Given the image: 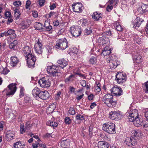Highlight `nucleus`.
Returning a JSON list of instances; mask_svg holds the SVG:
<instances>
[{
    "label": "nucleus",
    "instance_id": "1",
    "mask_svg": "<svg viewBox=\"0 0 148 148\" xmlns=\"http://www.w3.org/2000/svg\"><path fill=\"white\" fill-rule=\"evenodd\" d=\"M113 96L110 94L105 95L103 98V101L108 107H114L116 104V101L113 100Z\"/></svg>",
    "mask_w": 148,
    "mask_h": 148
},
{
    "label": "nucleus",
    "instance_id": "2",
    "mask_svg": "<svg viewBox=\"0 0 148 148\" xmlns=\"http://www.w3.org/2000/svg\"><path fill=\"white\" fill-rule=\"evenodd\" d=\"M115 124L110 122L103 124V130L110 134H114L115 133Z\"/></svg>",
    "mask_w": 148,
    "mask_h": 148
},
{
    "label": "nucleus",
    "instance_id": "3",
    "mask_svg": "<svg viewBox=\"0 0 148 148\" xmlns=\"http://www.w3.org/2000/svg\"><path fill=\"white\" fill-rule=\"evenodd\" d=\"M68 42L65 38H60L56 41L55 48L57 49L64 50L68 47Z\"/></svg>",
    "mask_w": 148,
    "mask_h": 148
},
{
    "label": "nucleus",
    "instance_id": "4",
    "mask_svg": "<svg viewBox=\"0 0 148 148\" xmlns=\"http://www.w3.org/2000/svg\"><path fill=\"white\" fill-rule=\"evenodd\" d=\"M43 48V45L41 40L38 39L35 42L34 49L36 53L38 54H41Z\"/></svg>",
    "mask_w": 148,
    "mask_h": 148
},
{
    "label": "nucleus",
    "instance_id": "5",
    "mask_svg": "<svg viewBox=\"0 0 148 148\" xmlns=\"http://www.w3.org/2000/svg\"><path fill=\"white\" fill-rule=\"evenodd\" d=\"M81 29L80 26H73L70 27V32L73 36L76 37L81 35Z\"/></svg>",
    "mask_w": 148,
    "mask_h": 148
},
{
    "label": "nucleus",
    "instance_id": "6",
    "mask_svg": "<svg viewBox=\"0 0 148 148\" xmlns=\"http://www.w3.org/2000/svg\"><path fill=\"white\" fill-rule=\"evenodd\" d=\"M51 78L47 79L45 77L40 79L38 81V83L40 86L42 88H47L50 86Z\"/></svg>",
    "mask_w": 148,
    "mask_h": 148
},
{
    "label": "nucleus",
    "instance_id": "7",
    "mask_svg": "<svg viewBox=\"0 0 148 148\" xmlns=\"http://www.w3.org/2000/svg\"><path fill=\"white\" fill-rule=\"evenodd\" d=\"M58 67L55 65L48 66L47 68V71L48 73L53 76H57L58 73Z\"/></svg>",
    "mask_w": 148,
    "mask_h": 148
},
{
    "label": "nucleus",
    "instance_id": "8",
    "mask_svg": "<svg viewBox=\"0 0 148 148\" xmlns=\"http://www.w3.org/2000/svg\"><path fill=\"white\" fill-rule=\"evenodd\" d=\"M8 89L7 90L6 93L7 96L12 95L15 93L16 90V87L15 83H11L8 86Z\"/></svg>",
    "mask_w": 148,
    "mask_h": 148
},
{
    "label": "nucleus",
    "instance_id": "9",
    "mask_svg": "<svg viewBox=\"0 0 148 148\" xmlns=\"http://www.w3.org/2000/svg\"><path fill=\"white\" fill-rule=\"evenodd\" d=\"M120 112L119 111H112L109 114V117L112 120H118L119 119Z\"/></svg>",
    "mask_w": 148,
    "mask_h": 148
},
{
    "label": "nucleus",
    "instance_id": "10",
    "mask_svg": "<svg viewBox=\"0 0 148 148\" xmlns=\"http://www.w3.org/2000/svg\"><path fill=\"white\" fill-rule=\"evenodd\" d=\"M144 21V20L142 18H140L139 17H137L132 21V25H133V27L136 29H138V27L140 26L141 23Z\"/></svg>",
    "mask_w": 148,
    "mask_h": 148
},
{
    "label": "nucleus",
    "instance_id": "11",
    "mask_svg": "<svg viewBox=\"0 0 148 148\" xmlns=\"http://www.w3.org/2000/svg\"><path fill=\"white\" fill-rule=\"evenodd\" d=\"M138 111L136 110H132L129 115L128 116V120L130 122L133 121L136 117H138Z\"/></svg>",
    "mask_w": 148,
    "mask_h": 148
},
{
    "label": "nucleus",
    "instance_id": "12",
    "mask_svg": "<svg viewBox=\"0 0 148 148\" xmlns=\"http://www.w3.org/2000/svg\"><path fill=\"white\" fill-rule=\"evenodd\" d=\"M32 48L29 46H25L22 49V53L25 57L32 53Z\"/></svg>",
    "mask_w": 148,
    "mask_h": 148
},
{
    "label": "nucleus",
    "instance_id": "13",
    "mask_svg": "<svg viewBox=\"0 0 148 148\" xmlns=\"http://www.w3.org/2000/svg\"><path fill=\"white\" fill-rule=\"evenodd\" d=\"M111 92L115 95L120 96L123 94L122 89L120 87H113L111 89Z\"/></svg>",
    "mask_w": 148,
    "mask_h": 148
},
{
    "label": "nucleus",
    "instance_id": "14",
    "mask_svg": "<svg viewBox=\"0 0 148 148\" xmlns=\"http://www.w3.org/2000/svg\"><path fill=\"white\" fill-rule=\"evenodd\" d=\"M72 7L74 12L78 13L82 12V4L80 3H76L74 5H72Z\"/></svg>",
    "mask_w": 148,
    "mask_h": 148
},
{
    "label": "nucleus",
    "instance_id": "15",
    "mask_svg": "<svg viewBox=\"0 0 148 148\" xmlns=\"http://www.w3.org/2000/svg\"><path fill=\"white\" fill-rule=\"evenodd\" d=\"M50 96L49 93L47 91H41L38 97V99L40 98L43 100H46L48 99Z\"/></svg>",
    "mask_w": 148,
    "mask_h": 148
},
{
    "label": "nucleus",
    "instance_id": "16",
    "mask_svg": "<svg viewBox=\"0 0 148 148\" xmlns=\"http://www.w3.org/2000/svg\"><path fill=\"white\" fill-rule=\"evenodd\" d=\"M41 91L40 88L37 87H35L33 90L32 91V95L36 99L38 100V97Z\"/></svg>",
    "mask_w": 148,
    "mask_h": 148
},
{
    "label": "nucleus",
    "instance_id": "17",
    "mask_svg": "<svg viewBox=\"0 0 148 148\" xmlns=\"http://www.w3.org/2000/svg\"><path fill=\"white\" fill-rule=\"evenodd\" d=\"M19 62V60L16 57L12 56L11 57L10 64L12 67L16 66Z\"/></svg>",
    "mask_w": 148,
    "mask_h": 148
},
{
    "label": "nucleus",
    "instance_id": "18",
    "mask_svg": "<svg viewBox=\"0 0 148 148\" xmlns=\"http://www.w3.org/2000/svg\"><path fill=\"white\" fill-rule=\"evenodd\" d=\"M110 144L106 141H99L98 143V148H108Z\"/></svg>",
    "mask_w": 148,
    "mask_h": 148
},
{
    "label": "nucleus",
    "instance_id": "19",
    "mask_svg": "<svg viewBox=\"0 0 148 148\" xmlns=\"http://www.w3.org/2000/svg\"><path fill=\"white\" fill-rule=\"evenodd\" d=\"M132 122H133L134 125L137 127H140L143 124L142 119H139L138 117H136V118Z\"/></svg>",
    "mask_w": 148,
    "mask_h": 148
},
{
    "label": "nucleus",
    "instance_id": "20",
    "mask_svg": "<svg viewBox=\"0 0 148 148\" xmlns=\"http://www.w3.org/2000/svg\"><path fill=\"white\" fill-rule=\"evenodd\" d=\"M70 141L69 139L63 140L61 142V145L64 148L68 147L70 145L69 143Z\"/></svg>",
    "mask_w": 148,
    "mask_h": 148
},
{
    "label": "nucleus",
    "instance_id": "21",
    "mask_svg": "<svg viewBox=\"0 0 148 148\" xmlns=\"http://www.w3.org/2000/svg\"><path fill=\"white\" fill-rule=\"evenodd\" d=\"M57 63L60 65V67L63 69L68 64L67 62L64 59H62L57 61Z\"/></svg>",
    "mask_w": 148,
    "mask_h": 148
},
{
    "label": "nucleus",
    "instance_id": "22",
    "mask_svg": "<svg viewBox=\"0 0 148 148\" xmlns=\"http://www.w3.org/2000/svg\"><path fill=\"white\" fill-rule=\"evenodd\" d=\"M143 135V134L140 130H134L132 131V136L135 137H140Z\"/></svg>",
    "mask_w": 148,
    "mask_h": 148
},
{
    "label": "nucleus",
    "instance_id": "23",
    "mask_svg": "<svg viewBox=\"0 0 148 148\" xmlns=\"http://www.w3.org/2000/svg\"><path fill=\"white\" fill-rule=\"evenodd\" d=\"M98 41L99 42H101L102 44H106L110 42L109 38L104 36L100 37Z\"/></svg>",
    "mask_w": 148,
    "mask_h": 148
},
{
    "label": "nucleus",
    "instance_id": "24",
    "mask_svg": "<svg viewBox=\"0 0 148 148\" xmlns=\"http://www.w3.org/2000/svg\"><path fill=\"white\" fill-rule=\"evenodd\" d=\"M111 53V50L110 48L108 47H106L104 48L103 50L102 54L104 56H106Z\"/></svg>",
    "mask_w": 148,
    "mask_h": 148
},
{
    "label": "nucleus",
    "instance_id": "25",
    "mask_svg": "<svg viewBox=\"0 0 148 148\" xmlns=\"http://www.w3.org/2000/svg\"><path fill=\"white\" fill-rule=\"evenodd\" d=\"M102 14L101 13H98L96 12L93 13L92 15V18L95 21H98L100 18H101Z\"/></svg>",
    "mask_w": 148,
    "mask_h": 148
},
{
    "label": "nucleus",
    "instance_id": "26",
    "mask_svg": "<svg viewBox=\"0 0 148 148\" xmlns=\"http://www.w3.org/2000/svg\"><path fill=\"white\" fill-rule=\"evenodd\" d=\"M6 32L7 36L10 35L11 37L12 38H14L16 37V35L15 33V32L14 30L10 29L7 31H6Z\"/></svg>",
    "mask_w": 148,
    "mask_h": 148
},
{
    "label": "nucleus",
    "instance_id": "27",
    "mask_svg": "<svg viewBox=\"0 0 148 148\" xmlns=\"http://www.w3.org/2000/svg\"><path fill=\"white\" fill-rule=\"evenodd\" d=\"M36 60V58H34L33 60H27V63L29 67L32 68L34 67L35 62Z\"/></svg>",
    "mask_w": 148,
    "mask_h": 148
},
{
    "label": "nucleus",
    "instance_id": "28",
    "mask_svg": "<svg viewBox=\"0 0 148 148\" xmlns=\"http://www.w3.org/2000/svg\"><path fill=\"white\" fill-rule=\"evenodd\" d=\"M44 26L47 31H49L52 29V26L50 25L49 21L48 20L45 21Z\"/></svg>",
    "mask_w": 148,
    "mask_h": 148
},
{
    "label": "nucleus",
    "instance_id": "29",
    "mask_svg": "<svg viewBox=\"0 0 148 148\" xmlns=\"http://www.w3.org/2000/svg\"><path fill=\"white\" fill-rule=\"evenodd\" d=\"M34 27L36 29L39 30L42 29V24L39 22H35L34 24Z\"/></svg>",
    "mask_w": 148,
    "mask_h": 148
},
{
    "label": "nucleus",
    "instance_id": "30",
    "mask_svg": "<svg viewBox=\"0 0 148 148\" xmlns=\"http://www.w3.org/2000/svg\"><path fill=\"white\" fill-rule=\"evenodd\" d=\"M14 136V132L11 131H8L5 136L6 137L10 139H11V138H13Z\"/></svg>",
    "mask_w": 148,
    "mask_h": 148
},
{
    "label": "nucleus",
    "instance_id": "31",
    "mask_svg": "<svg viewBox=\"0 0 148 148\" xmlns=\"http://www.w3.org/2000/svg\"><path fill=\"white\" fill-rule=\"evenodd\" d=\"M95 127H94L92 125H91L90 126L89 129V135L90 137H91L92 136V134L95 131Z\"/></svg>",
    "mask_w": 148,
    "mask_h": 148
},
{
    "label": "nucleus",
    "instance_id": "32",
    "mask_svg": "<svg viewBox=\"0 0 148 148\" xmlns=\"http://www.w3.org/2000/svg\"><path fill=\"white\" fill-rule=\"evenodd\" d=\"M140 9L142 10L143 12H145L148 11V6L146 5L143 4L141 5Z\"/></svg>",
    "mask_w": 148,
    "mask_h": 148
},
{
    "label": "nucleus",
    "instance_id": "33",
    "mask_svg": "<svg viewBox=\"0 0 148 148\" xmlns=\"http://www.w3.org/2000/svg\"><path fill=\"white\" fill-rule=\"evenodd\" d=\"M134 59L136 62L137 63H140L142 61V57L139 55L135 56Z\"/></svg>",
    "mask_w": 148,
    "mask_h": 148
},
{
    "label": "nucleus",
    "instance_id": "34",
    "mask_svg": "<svg viewBox=\"0 0 148 148\" xmlns=\"http://www.w3.org/2000/svg\"><path fill=\"white\" fill-rule=\"evenodd\" d=\"M87 21L86 19H82L78 21V23L82 26H86Z\"/></svg>",
    "mask_w": 148,
    "mask_h": 148
},
{
    "label": "nucleus",
    "instance_id": "35",
    "mask_svg": "<svg viewBox=\"0 0 148 148\" xmlns=\"http://www.w3.org/2000/svg\"><path fill=\"white\" fill-rule=\"evenodd\" d=\"M14 147L15 148H23V145H22L20 141H18L14 143Z\"/></svg>",
    "mask_w": 148,
    "mask_h": 148
},
{
    "label": "nucleus",
    "instance_id": "36",
    "mask_svg": "<svg viewBox=\"0 0 148 148\" xmlns=\"http://www.w3.org/2000/svg\"><path fill=\"white\" fill-rule=\"evenodd\" d=\"M75 118L78 121H82L85 119L84 116L79 114H78L76 115Z\"/></svg>",
    "mask_w": 148,
    "mask_h": 148
},
{
    "label": "nucleus",
    "instance_id": "37",
    "mask_svg": "<svg viewBox=\"0 0 148 148\" xmlns=\"http://www.w3.org/2000/svg\"><path fill=\"white\" fill-rule=\"evenodd\" d=\"M97 62V59L94 57H92L89 60V63L91 64H95Z\"/></svg>",
    "mask_w": 148,
    "mask_h": 148
},
{
    "label": "nucleus",
    "instance_id": "38",
    "mask_svg": "<svg viewBox=\"0 0 148 148\" xmlns=\"http://www.w3.org/2000/svg\"><path fill=\"white\" fill-rule=\"evenodd\" d=\"M117 81V82L119 84H121L125 82L126 81V78H121L119 77H116V79Z\"/></svg>",
    "mask_w": 148,
    "mask_h": 148
},
{
    "label": "nucleus",
    "instance_id": "39",
    "mask_svg": "<svg viewBox=\"0 0 148 148\" xmlns=\"http://www.w3.org/2000/svg\"><path fill=\"white\" fill-rule=\"evenodd\" d=\"M26 58H27V60H33L34 58H36V57L33 53L26 56Z\"/></svg>",
    "mask_w": 148,
    "mask_h": 148
},
{
    "label": "nucleus",
    "instance_id": "40",
    "mask_svg": "<svg viewBox=\"0 0 148 148\" xmlns=\"http://www.w3.org/2000/svg\"><path fill=\"white\" fill-rule=\"evenodd\" d=\"M14 16L17 18H19L20 17L21 13L19 10L17 8H16L14 10Z\"/></svg>",
    "mask_w": 148,
    "mask_h": 148
},
{
    "label": "nucleus",
    "instance_id": "41",
    "mask_svg": "<svg viewBox=\"0 0 148 148\" xmlns=\"http://www.w3.org/2000/svg\"><path fill=\"white\" fill-rule=\"evenodd\" d=\"M143 85V90L145 92L148 93V81L145 82Z\"/></svg>",
    "mask_w": 148,
    "mask_h": 148
},
{
    "label": "nucleus",
    "instance_id": "42",
    "mask_svg": "<svg viewBox=\"0 0 148 148\" xmlns=\"http://www.w3.org/2000/svg\"><path fill=\"white\" fill-rule=\"evenodd\" d=\"M75 77V75L72 74L70 75L69 77L66 78L65 80L66 82H68L69 81H72L73 78Z\"/></svg>",
    "mask_w": 148,
    "mask_h": 148
},
{
    "label": "nucleus",
    "instance_id": "43",
    "mask_svg": "<svg viewBox=\"0 0 148 148\" xmlns=\"http://www.w3.org/2000/svg\"><path fill=\"white\" fill-rule=\"evenodd\" d=\"M47 124L49 125L53 128L57 127L58 125L57 123L56 122L53 121L48 122L47 123Z\"/></svg>",
    "mask_w": 148,
    "mask_h": 148
},
{
    "label": "nucleus",
    "instance_id": "44",
    "mask_svg": "<svg viewBox=\"0 0 148 148\" xmlns=\"http://www.w3.org/2000/svg\"><path fill=\"white\" fill-rule=\"evenodd\" d=\"M92 29L91 27H87L86 28L84 31V34L88 35L89 34L92 32Z\"/></svg>",
    "mask_w": 148,
    "mask_h": 148
},
{
    "label": "nucleus",
    "instance_id": "45",
    "mask_svg": "<svg viewBox=\"0 0 148 148\" xmlns=\"http://www.w3.org/2000/svg\"><path fill=\"white\" fill-rule=\"evenodd\" d=\"M120 77L121 78H126V80L127 79V77L126 74L125 73H119L118 74L116 75V77Z\"/></svg>",
    "mask_w": 148,
    "mask_h": 148
},
{
    "label": "nucleus",
    "instance_id": "46",
    "mask_svg": "<svg viewBox=\"0 0 148 148\" xmlns=\"http://www.w3.org/2000/svg\"><path fill=\"white\" fill-rule=\"evenodd\" d=\"M53 106L52 105H50L47 109L46 111L48 114H50L51 113H52L54 110V109H52V107Z\"/></svg>",
    "mask_w": 148,
    "mask_h": 148
},
{
    "label": "nucleus",
    "instance_id": "47",
    "mask_svg": "<svg viewBox=\"0 0 148 148\" xmlns=\"http://www.w3.org/2000/svg\"><path fill=\"white\" fill-rule=\"evenodd\" d=\"M132 138L130 137H127L126 138L125 140V143L127 144L128 145L130 146V143L131 142H132Z\"/></svg>",
    "mask_w": 148,
    "mask_h": 148
},
{
    "label": "nucleus",
    "instance_id": "48",
    "mask_svg": "<svg viewBox=\"0 0 148 148\" xmlns=\"http://www.w3.org/2000/svg\"><path fill=\"white\" fill-rule=\"evenodd\" d=\"M62 92L61 91H59L58 92L55 96L56 100H59L61 98L60 95H61Z\"/></svg>",
    "mask_w": 148,
    "mask_h": 148
},
{
    "label": "nucleus",
    "instance_id": "49",
    "mask_svg": "<svg viewBox=\"0 0 148 148\" xmlns=\"http://www.w3.org/2000/svg\"><path fill=\"white\" fill-rule=\"evenodd\" d=\"M10 71L6 68H3L1 73L4 75H6Z\"/></svg>",
    "mask_w": 148,
    "mask_h": 148
},
{
    "label": "nucleus",
    "instance_id": "50",
    "mask_svg": "<svg viewBox=\"0 0 148 148\" xmlns=\"http://www.w3.org/2000/svg\"><path fill=\"white\" fill-rule=\"evenodd\" d=\"M64 121L66 124L68 125L70 124L71 122V120L70 118L68 116L65 118Z\"/></svg>",
    "mask_w": 148,
    "mask_h": 148
},
{
    "label": "nucleus",
    "instance_id": "51",
    "mask_svg": "<svg viewBox=\"0 0 148 148\" xmlns=\"http://www.w3.org/2000/svg\"><path fill=\"white\" fill-rule=\"evenodd\" d=\"M13 4L16 7H18L21 5V2L20 1H15L13 3Z\"/></svg>",
    "mask_w": 148,
    "mask_h": 148
},
{
    "label": "nucleus",
    "instance_id": "52",
    "mask_svg": "<svg viewBox=\"0 0 148 148\" xmlns=\"http://www.w3.org/2000/svg\"><path fill=\"white\" fill-rule=\"evenodd\" d=\"M69 113L72 115H74L75 114V111L73 108H70L69 110Z\"/></svg>",
    "mask_w": 148,
    "mask_h": 148
},
{
    "label": "nucleus",
    "instance_id": "53",
    "mask_svg": "<svg viewBox=\"0 0 148 148\" xmlns=\"http://www.w3.org/2000/svg\"><path fill=\"white\" fill-rule=\"evenodd\" d=\"M132 142H131L130 145H135L137 144V141H136V140L133 138H132Z\"/></svg>",
    "mask_w": 148,
    "mask_h": 148
},
{
    "label": "nucleus",
    "instance_id": "54",
    "mask_svg": "<svg viewBox=\"0 0 148 148\" xmlns=\"http://www.w3.org/2000/svg\"><path fill=\"white\" fill-rule=\"evenodd\" d=\"M47 49L48 53L49 54H51L52 53L53 50V48L52 47L48 46L47 47Z\"/></svg>",
    "mask_w": 148,
    "mask_h": 148
},
{
    "label": "nucleus",
    "instance_id": "55",
    "mask_svg": "<svg viewBox=\"0 0 148 148\" xmlns=\"http://www.w3.org/2000/svg\"><path fill=\"white\" fill-rule=\"evenodd\" d=\"M25 131V130L24 128L23 125H20V133L23 134L24 133Z\"/></svg>",
    "mask_w": 148,
    "mask_h": 148
},
{
    "label": "nucleus",
    "instance_id": "56",
    "mask_svg": "<svg viewBox=\"0 0 148 148\" xmlns=\"http://www.w3.org/2000/svg\"><path fill=\"white\" fill-rule=\"evenodd\" d=\"M107 31H105L104 32L103 34L105 35H107L108 36H110L111 34V32L110 30L109 29H107Z\"/></svg>",
    "mask_w": 148,
    "mask_h": 148
},
{
    "label": "nucleus",
    "instance_id": "57",
    "mask_svg": "<svg viewBox=\"0 0 148 148\" xmlns=\"http://www.w3.org/2000/svg\"><path fill=\"white\" fill-rule=\"evenodd\" d=\"M31 3V2L29 0H27L26 1L25 5V8L26 9H27L29 8Z\"/></svg>",
    "mask_w": 148,
    "mask_h": 148
},
{
    "label": "nucleus",
    "instance_id": "58",
    "mask_svg": "<svg viewBox=\"0 0 148 148\" xmlns=\"http://www.w3.org/2000/svg\"><path fill=\"white\" fill-rule=\"evenodd\" d=\"M116 29L119 31H121L122 30V27L119 24L118 25H116Z\"/></svg>",
    "mask_w": 148,
    "mask_h": 148
},
{
    "label": "nucleus",
    "instance_id": "59",
    "mask_svg": "<svg viewBox=\"0 0 148 148\" xmlns=\"http://www.w3.org/2000/svg\"><path fill=\"white\" fill-rule=\"evenodd\" d=\"M9 47L10 49H12L13 50L15 49L16 48V46L13 43H11L9 45Z\"/></svg>",
    "mask_w": 148,
    "mask_h": 148
},
{
    "label": "nucleus",
    "instance_id": "60",
    "mask_svg": "<svg viewBox=\"0 0 148 148\" xmlns=\"http://www.w3.org/2000/svg\"><path fill=\"white\" fill-rule=\"evenodd\" d=\"M11 14V13L9 11H7L5 12V16L6 17V18H8L9 17H10L12 16Z\"/></svg>",
    "mask_w": 148,
    "mask_h": 148
},
{
    "label": "nucleus",
    "instance_id": "61",
    "mask_svg": "<svg viewBox=\"0 0 148 148\" xmlns=\"http://www.w3.org/2000/svg\"><path fill=\"white\" fill-rule=\"evenodd\" d=\"M144 115L146 119L148 121V110H146L144 111Z\"/></svg>",
    "mask_w": 148,
    "mask_h": 148
},
{
    "label": "nucleus",
    "instance_id": "62",
    "mask_svg": "<svg viewBox=\"0 0 148 148\" xmlns=\"http://www.w3.org/2000/svg\"><path fill=\"white\" fill-rule=\"evenodd\" d=\"M100 84L98 83L97 86L95 87V89L97 92H99L101 90V88L100 87Z\"/></svg>",
    "mask_w": 148,
    "mask_h": 148
},
{
    "label": "nucleus",
    "instance_id": "63",
    "mask_svg": "<svg viewBox=\"0 0 148 148\" xmlns=\"http://www.w3.org/2000/svg\"><path fill=\"white\" fill-rule=\"evenodd\" d=\"M8 18V22L7 24V25H9L10 24V23L12 22L13 21V19H12V16L9 17Z\"/></svg>",
    "mask_w": 148,
    "mask_h": 148
},
{
    "label": "nucleus",
    "instance_id": "64",
    "mask_svg": "<svg viewBox=\"0 0 148 148\" xmlns=\"http://www.w3.org/2000/svg\"><path fill=\"white\" fill-rule=\"evenodd\" d=\"M39 5L42 6L44 5L45 0H39L38 1Z\"/></svg>",
    "mask_w": 148,
    "mask_h": 148
}]
</instances>
